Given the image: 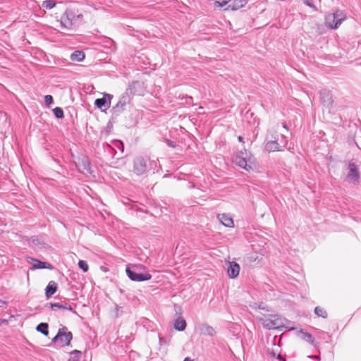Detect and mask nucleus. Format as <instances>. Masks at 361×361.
<instances>
[{
    "instance_id": "obj_1",
    "label": "nucleus",
    "mask_w": 361,
    "mask_h": 361,
    "mask_svg": "<svg viewBox=\"0 0 361 361\" xmlns=\"http://www.w3.org/2000/svg\"><path fill=\"white\" fill-rule=\"evenodd\" d=\"M160 169L159 164L155 160H151L147 157H137L133 161V171L137 176L154 174Z\"/></svg>"
},
{
    "instance_id": "obj_2",
    "label": "nucleus",
    "mask_w": 361,
    "mask_h": 361,
    "mask_svg": "<svg viewBox=\"0 0 361 361\" xmlns=\"http://www.w3.org/2000/svg\"><path fill=\"white\" fill-rule=\"evenodd\" d=\"M233 162L247 172L254 171L256 159L250 151L243 148L235 152L232 157Z\"/></svg>"
},
{
    "instance_id": "obj_3",
    "label": "nucleus",
    "mask_w": 361,
    "mask_h": 361,
    "mask_svg": "<svg viewBox=\"0 0 361 361\" xmlns=\"http://www.w3.org/2000/svg\"><path fill=\"white\" fill-rule=\"evenodd\" d=\"M126 273L133 281L142 282L152 279V275L145 271V267L142 264H129L126 266Z\"/></svg>"
},
{
    "instance_id": "obj_4",
    "label": "nucleus",
    "mask_w": 361,
    "mask_h": 361,
    "mask_svg": "<svg viewBox=\"0 0 361 361\" xmlns=\"http://www.w3.org/2000/svg\"><path fill=\"white\" fill-rule=\"evenodd\" d=\"M259 319L264 328L279 331L287 329L286 325L289 323V321L287 319L283 318L279 314L264 315Z\"/></svg>"
},
{
    "instance_id": "obj_5",
    "label": "nucleus",
    "mask_w": 361,
    "mask_h": 361,
    "mask_svg": "<svg viewBox=\"0 0 361 361\" xmlns=\"http://www.w3.org/2000/svg\"><path fill=\"white\" fill-rule=\"evenodd\" d=\"M346 19L345 13L340 9L325 16V25L331 30H336L341 23Z\"/></svg>"
},
{
    "instance_id": "obj_6",
    "label": "nucleus",
    "mask_w": 361,
    "mask_h": 361,
    "mask_svg": "<svg viewBox=\"0 0 361 361\" xmlns=\"http://www.w3.org/2000/svg\"><path fill=\"white\" fill-rule=\"evenodd\" d=\"M73 338L72 333L68 331L66 327H63L59 329L57 334L52 338V342L59 343L60 346H68Z\"/></svg>"
},
{
    "instance_id": "obj_7",
    "label": "nucleus",
    "mask_w": 361,
    "mask_h": 361,
    "mask_svg": "<svg viewBox=\"0 0 361 361\" xmlns=\"http://www.w3.org/2000/svg\"><path fill=\"white\" fill-rule=\"evenodd\" d=\"M146 91L144 82L136 80L133 81L126 90V92L132 96L133 95H143Z\"/></svg>"
},
{
    "instance_id": "obj_8",
    "label": "nucleus",
    "mask_w": 361,
    "mask_h": 361,
    "mask_svg": "<svg viewBox=\"0 0 361 361\" xmlns=\"http://www.w3.org/2000/svg\"><path fill=\"white\" fill-rule=\"evenodd\" d=\"M75 13L73 11L67 9L61 17V27L62 28L70 30L72 28L75 20Z\"/></svg>"
},
{
    "instance_id": "obj_9",
    "label": "nucleus",
    "mask_w": 361,
    "mask_h": 361,
    "mask_svg": "<svg viewBox=\"0 0 361 361\" xmlns=\"http://www.w3.org/2000/svg\"><path fill=\"white\" fill-rule=\"evenodd\" d=\"M78 171L84 174H91V163L87 156L82 155L78 159V162L75 163Z\"/></svg>"
},
{
    "instance_id": "obj_10",
    "label": "nucleus",
    "mask_w": 361,
    "mask_h": 361,
    "mask_svg": "<svg viewBox=\"0 0 361 361\" xmlns=\"http://www.w3.org/2000/svg\"><path fill=\"white\" fill-rule=\"evenodd\" d=\"M131 97L126 92L119 98L118 102L114 106V114H118L126 109V106L129 105L131 100Z\"/></svg>"
},
{
    "instance_id": "obj_11",
    "label": "nucleus",
    "mask_w": 361,
    "mask_h": 361,
    "mask_svg": "<svg viewBox=\"0 0 361 361\" xmlns=\"http://www.w3.org/2000/svg\"><path fill=\"white\" fill-rule=\"evenodd\" d=\"M113 123L111 122V120L110 119L105 128L102 130L100 133L101 139L105 141L106 146L110 149L111 148V144L113 143V140H109L108 137L109 135H111Z\"/></svg>"
},
{
    "instance_id": "obj_12",
    "label": "nucleus",
    "mask_w": 361,
    "mask_h": 361,
    "mask_svg": "<svg viewBox=\"0 0 361 361\" xmlns=\"http://www.w3.org/2000/svg\"><path fill=\"white\" fill-rule=\"evenodd\" d=\"M348 173L347 178L349 180H353L355 182H358L360 178L359 170L354 162L350 161L348 164Z\"/></svg>"
},
{
    "instance_id": "obj_13",
    "label": "nucleus",
    "mask_w": 361,
    "mask_h": 361,
    "mask_svg": "<svg viewBox=\"0 0 361 361\" xmlns=\"http://www.w3.org/2000/svg\"><path fill=\"white\" fill-rule=\"evenodd\" d=\"M240 267L236 262H229L227 267V274L229 278L235 279L238 276Z\"/></svg>"
},
{
    "instance_id": "obj_14",
    "label": "nucleus",
    "mask_w": 361,
    "mask_h": 361,
    "mask_svg": "<svg viewBox=\"0 0 361 361\" xmlns=\"http://www.w3.org/2000/svg\"><path fill=\"white\" fill-rule=\"evenodd\" d=\"M106 96H107L109 97V99L106 100V99L105 98V97H102V98H99V99H97L95 101H94V105L99 109L104 111V110H106L107 109H109L110 107V105H111V95L110 94H106Z\"/></svg>"
},
{
    "instance_id": "obj_15",
    "label": "nucleus",
    "mask_w": 361,
    "mask_h": 361,
    "mask_svg": "<svg viewBox=\"0 0 361 361\" xmlns=\"http://www.w3.org/2000/svg\"><path fill=\"white\" fill-rule=\"evenodd\" d=\"M319 96L322 104L324 106H329L333 103L332 95L329 90L322 89L319 91Z\"/></svg>"
},
{
    "instance_id": "obj_16",
    "label": "nucleus",
    "mask_w": 361,
    "mask_h": 361,
    "mask_svg": "<svg viewBox=\"0 0 361 361\" xmlns=\"http://www.w3.org/2000/svg\"><path fill=\"white\" fill-rule=\"evenodd\" d=\"M300 337L302 340L307 341L312 345H313L314 348H318L319 345V342L315 341L314 338L312 336V335L307 331H305L303 329H301L300 331Z\"/></svg>"
},
{
    "instance_id": "obj_17",
    "label": "nucleus",
    "mask_w": 361,
    "mask_h": 361,
    "mask_svg": "<svg viewBox=\"0 0 361 361\" xmlns=\"http://www.w3.org/2000/svg\"><path fill=\"white\" fill-rule=\"evenodd\" d=\"M47 306H49L52 310H55L56 309L67 310L73 312L75 314H78L77 312L73 310L72 305L67 302H65L64 304L50 302L47 303Z\"/></svg>"
},
{
    "instance_id": "obj_18",
    "label": "nucleus",
    "mask_w": 361,
    "mask_h": 361,
    "mask_svg": "<svg viewBox=\"0 0 361 361\" xmlns=\"http://www.w3.org/2000/svg\"><path fill=\"white\" fill-rule=\"evenodd\" d=\"M264 149L269 152H281V147L279 144V139L264 143Z\"/></svg>"
},
{
    "instance_id": "obj_19",
    "label": "nucleus",
    "mask_w": 361,
    "mask_h": 361,
    "mask_svg": "<svg viewBox=\"0 0 361 361\" xmlns=\"http://www.w3.org/2000/svg\"><path fill=\"white\" fill-rule=\"evenodd\" d=\"M187 323L183 317L178 316L173 321V328L178 331H183L186 329Z\"/></svg>"
},
{
    "instance_id": "obj_20",
    "label": "nucleus",
    "mask_w": 361,
    "mask_h": 361,
    "mask_svg": "<svg viewBox=\"0 0 361 361\" xmlns=\"http://www.w3.org/2000/svg\"><path fill=\"white\" fill-rule=\"evenodd\" d=\"M247 3V0H233V2L230 4L226 10L237 11L244 7Z\"/></svg>"
},
{
    "instance_id": "obj_21",
    "label": "nucleus",
    "mask_w": 361,
    "mask_h": 361,
    "mask_svg": "<svg viewBox=\"0 0 361 361\" xmlns=\"http://www.w3.org/2000/svg\"><path fill=\"white\" fill-rule=\"evenodd\" d=\"M219 219L220 222L226 227H233L234 223L233 219L226 214H219Z\"/></svg>"
},
{
    "instance_id": "obj_22",
    "label": "nucleus",
    "mask_w": 361,
    "mask_h": 361,
    "mask_svg": "<svg viewBox=\"0 0 361 361\" xmlns=\"http://www.w3.org/2000/svg\"><path fill=\"white\" fill-rule=\"evenodd\" d=\"M32 261H33L32 264V269H52L53 267L51 264L48 262H42L40 260L31 258Z\"/></svg>"
},
{
    "instance_id": "obj_23",
    "label": "nucleus",
    "mask_w": 361,
    "mask_h": 361,
    "mask_svg": "<svg viewBox=\"0 0 361 361\" xmlns=\"http://www.w3.org/2000/svg\"><path fill=\"white\" fill-rule=\"evenodd\" d=\"M124 143L121 140L114 139V159L116 158V156L118 155V151L120 152L119 156H123L125 155L124 152Z\"/></svg>"
},
{
    "instance_id": "obj_24",
    "label": "nucleus",
    "mask_w": 361,
    "mask_h": 361,
    "mask_svg": "<svg viewBox=\"0 0 361 361\" xmlns=\"http://www.w3.org/2000/svg\"><path fill=\"white\" fill-rule=\"evenodd\" d=\"M57 290V283L53 281H51L46 289H45V295L47 298L51 297Z\"/></svg>"
},
{
    "instance_id": "obj_25",
    "label": "nucleus",
    "mask_w": 361,
    "mask_h": 361,
    "mask_svg": "<svg viewBox=\"0 0 361 361\" xmlns=\"http://www.w3.org/2000/svg\"><path fill=\"white\" fill-rule=\"evenodd\" d=\"M85 58V55L83 51L76 50L71 54L70 59L73 61L80 62L82 61Z\"/></svg>"
},
{
    "instance_id": "obj_26",
    "label": "nucleus",
    "mask_w": 361,
    "mask_h": 361,
    "mask_svg": "<svg viewBox=\"0 0 361 361\" xmlns=\"http://www.w3.org/2000/svg\"><path fill=\"white\" fill-rule=\"evenodd\" d=\"M279 139V133L276 130H271L268 131V133L266 135V137L264 140V143H266L267 142H271L273 140H277Z\"/></svg>"
},
{
    "instance_id": "obj_27",
    "label": "nucleus",
    "mask_w": 361,
    "mask_h": 361,
    "mask_svg": "<svg viewBox=\"0 0 361 361\" xmlns=\"http://www.w3.org/2000/svg\"><path fill=\"white\" fill-rule=\"evenodd\" d=\"M121 202L125 205H130L131 209H133L135 211L138 210L137 203L133 201L129 197H123L121 200Z\"/></svg>"
},
{
    "instance_id": "obj_28",
    "label": "nucleus",
    "mask_w": 361,
    "mask_h": 361,
    "mask_svg": "<svg viewBox=\"0 0 361 361\" xmlns=\"http://www.w3.org/2000/svg\"><path fill=\"white\" fill-rule=\"evenodd\" d=\"M202 331L204 334L209 336H213L216 334L214 329L207 324H202Z\"/></svg>"
},
{
    "instance_id": "obj_29",
    "label": "nucleus",
    "mask_w": 361,
    "mask_h": 361,
    "mask_svg": "<svg viewBox=\"0 0 361 361\" xmlns=\"http://www.w3.org/2000/svg\"><path fill=\"white\" fill-rule=\"evenodd\" d=\"M314 312L317 317H320L324 319H326L328 317L327 312L323 307H322L320 306L315 307L314 310Z\"/></svg>"
},
{
    "instance_id": "obj_30",
    "label": "nucleus",
    "mask_w": 361,
    "mask_h": 361,
    "mask_svg": "<svg viewBox=\"0 0 361 361\" xmlns=\"http://www.w3.org/2000/svg\"><path fill=\"white\" fill-rule=\"evenodd\" d=\"M114 313L115 317H118L119 316L123 315V314H128L127 308L123 306H118L114 304Z\"/></svg>"
},
{
    "instance_id": "obj_31",
    "label": "nucleus",
    "mask_w": 361,
    "mask_h": 361,
    "mask_svg": "<svg viewBox=\"0 0 361 361\" xmlns=\"http://www.w3.org/2000/svg\"><path fill=\"white\" fill-rule=\"evenodd\" d=\"M48 327L49 326L47 323L42 322L37 326L36 329L42 334L47 336L49 334Z\"/></svg>"
},
{
    "instance_id": "obj_32",
    "label": "nucleus",
    "mask_w": 361,
    "mask_h": 361,
    "mask_svg": "<svg viewBox=\"0 0 361 361\" xmlns=\"http://www.w3.org/2000/svg\"><path fill=\"white\" fill-rule=\"evenodd\" d=\"M128 155V154L126 153L125 155L123 156H121V157H116V159L117 161L116 162H114V168H121L123 166L126 165V157Z\"/></svg>"
},
{
    "instance_id": "obj_33",
    "label": "nucleus",
    "mask_w": 361,
    "mask_h": 361,
    "mask_svg": "<svg viewBox=\"0 0 361 361\" xmlns=\"http://www.w3.org/2000/svg\"><path fill=\"white\" fill-rule=\"evenodd\" d=\"M288 142V137L284 135L279 134V144L281 147V151H283V149L286 147Z\"/></svg>"
},
{
    "instance_id": "obj_34",
    "label": "nucleus",
    "mask_w": 361,
    "mask_h": 361,
    "mask_svg": "<svg viewBox=\"0 0 361 361\" xmlns=\"http://www.w3.org/2000/svg\"><path fill=\"white\" fill-rule=\"evenodd\" d=\"M56 6V2L53 0H45L42 4V7L46 9H51Z\"/></svg>"
},
{
    "instance_id": "obj_35",
    "label": "nucleus",
    "mask_w": 361,
    "mask_h": 361,
    "mask_svg": "<svg viewBox=\"0 0 361 361\" xmlns=\"http://www.w3.org/2000/svg\"><path fill=\"white\" fill-rule=\"evenodd\" d=\"M53 113L57 118H63L64 117L63 111L61 107H55L53 109Z\"/></svg>"
},
{
    "instance_id": "obj_36",
    "label": "nucleus",
    "mask_w": 361,
    "mask_h": 361,
    "mask_svg": "<svg viewBox=\"0 0 361 361\" xmlns=\"http://www.w3.org/2000/svg\"><path fill=\"white\" fill-rule=\"evenodd\" d=\"M78 267L84 271L87 272L88 271L89 267L86 261L80 260L78 262Z\"/></svg>"
},
{
    "instance_id": "obj_37",
    "label": "nucleus",
    "mask_w": 361,
    "mask_h": 361,
    "mask_svg": "<svg viewBox=\"0 0 361 361\" xmlns=\"http://www.w3.org/2000/svg\"><path fill=\"white\" fill-rule=\"evenodd\" d=\"M304 4L310 8H313L314 11H317V8L313 3V0H304Z\"/></svg>"
},
{
    "instance_id": "obj_38",
    "label": "nucleus",
    "mask_w": 361,
    "mask_h": 361,
    "mask_svg": "<svg viewBox=\"0 0 361 361\" xmlns=\"http://www.w3.org/2000/svg\"><path fill=\"white\" fill-rule=\"evenodd\" d=\"M165 142L166 143L168 147H171V148H175L177 146L176 142L172 141V140H169V139H166L165 140Z\"/></svg>"
},
{
    "instance_id": "obj_39",
    "label": "nucleus",
    "mask_w": 361,
    "mask_h": 361,
    "mask_svg": "<svg viewBox=\"0 0 361 361\" xmlns=\"http://www.w3.org/2000/svg\"><path fill=\"white\" fill-rule=\"evenodd\" d=\"M44 102L47 105L53 103V97L51 95H46L44 97Z\"/></svg>"
},
{
    "instance_id": "obj_40",
    "label": "nucleus",
    "mask_w": 361,
    "mask_h": 361,
    "mask_svg": "<svg viewBox=\"0 0 361 361\" xmlns=\"http://www.w3.org/2000/svg\"><path fill=\"white\" fill-rule=\"evenodd\" d=\"M258 308L262 310L268 311L267 306L264 302H260L258 305Z\"/></svg>"
},
{
    "instance_id": "obj_41",
    "label": "nucleus",
    "mask_w": 361,
    "mask_h": 361,
    "mask_svg": "<svg viewBox=\"0 0 361 361\" xmlns=\"http://www.w3.org/2000/svg\"><path fill=\"white\" fill-rule=\"evenodd\" d=\"M72 353L75 355L74 358H78L79 359L80 357L81 356V352L79 351V350H73Z\"/></svg>"
},
{
    "instance_id": "obj_42",
    "label": "nucleus",
    "mask_w": 361,
    "mask_h": 361,
    "mask_svg": "<svg viewBox=\"0 0 361 361\" xmlns=\"http://www.w3.org/2000/svg\"><path fill=\"white\" fill-rule=\"evenodd\" d=\"M193 102V98L191 96H188L185 99V103L188 104H191Z\"/></svg>"
},
{
    "instance_id": "obj_43",
    "label": "nucleus",
    "mask_w": 361,
    "mask_h": 361,
    "mask_svg": "<svg viewBox=\"0 0 361 361\" xmlns=\"http://www.w3.org/2000/svg\"><path fill=\"white\" fill-rule=\"evenodd\" d=\"M238 140L240 142H243V137L240 135L238 137Z\"/></svg>"
},
{
    "instance_id": "obj_44",
    "label": "nucleus",
    "mask_w": 361,
    "mask_h": 361,
    "mask_svg": "<svg viewBox=\"0 0 361 361\" xmlns=\"http://www.w3.org/2000/svg\"><path fill=\"white\" fill-rule=\"evenodd\" d=\"M6 302L2 300H0V307H2Z\"/></svg>"
},
{
    "instance_id": "obj_45",
    "label": "nucleus",
    "mask_w": 361,
    "mask_h": 361,
    "mask_svg": "<svg viewBox=\"0 0 361 361\" xmlns=\"http://www.w3.org/2000/svg\"><path fill=\"white\" fill-rule=\"evenodd\" d=\"M68 361H79V359L78 358H72V359H69Z\"/></svg>"
},
{
    "instance_id": "obj_46",
    "label": "nucleus",
    "mask_w": 361,
    "mask_h": 361,
    "mask_svg": "<svg viewBox=\"0 0 361 361\" xmlns=\"http://www.w3.org/2000/svg\"><path fill=\"white\" fill-rule=\"evenodd\" d=\"M283 127L286 128V130H288V126L286 123H283Z\"/></svg>"
},
{
    "instance_id": "obj_47",
    "label": "nucleus",
    "mask_w": 361,
    "mask_h": 361,
    "mask_svg": "<svg viewBox=\"0 0 361 361\" xmlns=\"http://www.w3.org/2000/svg\"><path fill=\"white\" fill-rule=\"evenodd\" d=\"M114 176H117L120 178V176L116 172H114Z\"/></svg>"
},
{
    "instance_id": "obj_48",
    "label": "nucleus",
    "mask_w": 361,
    "mask_h": 361,
    "mask_svg": "<svg viewBox=\"0 0 361 361\" xmlns=\"http://www.w3.org/2000/svg\"><path fill=\"white\" fill-rule=\"evenodd\" d=\"M179 308V307L177 305H175V309Z\"/></svg>"
},
{
    "instance_id": "obj_49",
    "label": "nucleus",
    "mask_w": 361,
    "mask_h": 361,
    "mask_svg": "<svg viewBox=\"0 0 361 361\" xmlns=\"http://www.w3.org/2000/svg\"><path fill=\"white\" fill-rule=\"evenodd\" d=\"M114 46H116V42H114ZM116 49V47H114V49Z\"/></svg>"
},
{
    "instance_id": "obj_50",
    "label": "nucleus",
    "mask_w": 361,
    "mask_h": 361,
    "mask_svg": "<svg viewBox=\"0 0 361 361\" xmlns=\"http://www.w3.org/2000/svg\"><path fill=\"white\" fill-rule=\"evenodd\" d=\"M119 290H120L121 293H123L122 289L120 288Z\"/></svg>"
}]
</instances>
